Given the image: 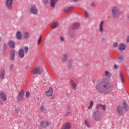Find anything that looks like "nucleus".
I'll list each match as a JSON object with an SVG mask.
<instances>
[{"instance_id":"f257e3e1","label":"nucleus","mask_w":129,"mask_h":129,"mask_svg":"<svg viewBox=\"0 0 129 129\" xmlns=\"http://www.w3.org/2000/svg\"><path fill=\"white\" fill-rule=\"evenodd\" d=\"M113 88V85L110 84L106 79H103L95 86V88L99 93H104L105 94L110 93Z\"/></svg>"},{"instance_id":"f03ea898","label":"nucleus","mask_w":129,"mask_h":129,"mask_svg":"<svg viewBox=\"0 0 129 129\" xmlns=\"http://www.w3.org/2000/svg\"><path fill=\"white\" fill-rule=\"evenodd\" d=\"M128 110V106L125 102L123 103V106H118L117 111L119 115H123V112H126Z\"/></svg>"},{"instance_id":"7ed1b4c3","label":"nucleus","mask_w":129,"mask_h":129,"mask_svg":"<svg viewBox=\"0 0 129 129\" xmlns=\"http://www.w3.org/2000/svg\"><path fill=\"white\" fill-rule=\"evenodd\" d=\"M111 14L114 19L119 18V14H120L119 12V8L116 6H113L111 10Z\"/></svg>"},{"instance_id":"20e7f679","label":"nucleus","mask_w":129,"mask_h":129,"mask_svg":"<svg viewBox=\"0 0 129 129\" xmlns=\"http://www.w3.org/2000/svg\"><path fill=\"white\" fill-rule=\"evenodd\" d=\"M100 116H101V113H100V112L99 111H95L93 114L94 120L95 121H100V120H101Z\"/></svg>"},{"instance_id":"39448f33","label":"nucleus","mask_w":129,"mask_h":129,"mask_svg":"<svg viewBox=\"0 0 129 129\" xmlns=\"http://www.w3.org/2000/svg\"><path fill=\"white\" fill-rule=\"evenodd\" d=\"M29 12L32 15H38V9L35 5H32L30 6Z\"/></svg>"},{"instance_id":"423d86ee","label":"nucleus","mask_w":129,"mask_h":129,"mask_svg":"<svg viewBox=\"0 0 129 129\" xmlns=\"http://www.w3.org/2000/svg\"><path fill=\"white\" fill-rule=\"evenodd\" d=\"M39 110L41 112H43V113H44L45 114L48 113V110L46 108V104L45 103V102H42L41 103V104L40 106Z\"/></svg>"},{"instance_id":"0eeeda50","label":"nucleus","mask_w":129,"mask_h":129,"mask_svg":"<svg viewBox=\"0 0 129 129\" xmlns=\"http://www.w3.org/2000/svg\"><path fill=\"white\" fill-rule=\"evenodd\" d=\"M13 2L14 0H6V6L9 10H13Z\"/></svg>"},{"instance_id":"6e6552de","label":"nucleus","mask_w":129,"mask_h":129,"mask_svg":"<svg viewBox=\"0 0 129 129\" xmlns=\"http://www.w3.org/2000/svg\"><path fill=\"white\" fill-rule=\"evenodd\" d=\"M24 96H25V91L22 90L17 96V101H21L24 98Z\"/></svg>"},{"instance_id":"1a4fd4ad","label":"nucleus","mask_w":129,"mask_h":129,"mask_svg":"<svg viewBox=\"0 0 129 129\" xmlns=\"http://www.w3.org/2000/svg\"><path fill=\"white\" fill-rule=\"evenodd\" d=\"M42 73V69L40 68L39 67L35 68L33 70L32 74H41Z\"/></svg>"},{"instance_id":"9d476101","label":"nucleus","mask_w":129,"mask_h":129,"mask_svg":"<svg viewBox=\"0 0 129 129\" xmlns=\"http://www.w3.org/2000/svg\"><path fill=\"white\" fill-rule=\"evenodd\" d=\"M53 88L52 87H50L49 90L45 92L46 96H47V97L52 96L53 94Z\"/></svg>"},{"instance_id":"9b49d317","label":"nucleus","mask_w":129,"mask_h":129,"mask_svg":"<svg viewBox=\"0 0 129 129\" xmlns=\"http://www.w3.org/2000/svg\"><path fill=\"white\" fill-rule=\"evenodd\" d=\"M50 124H51V122L47 121H42L40 123L41 126L44 128H46V127H47V126H49Z\"/></svg>"},{"instance_id":"f8f14e48","label":"nucleus","mask_w":129,"mask_h":129,"mask_svg":"<svg viewBox=\"0 0 129 129\" xmlns=\"http://www.w3.org/2000/svg\"><path fill=\"white\" fill-rule=\"evenodd\" d=\"M18 56L20 58H24L25 57V51L23 48H20L18 51Z\"/></svg>"},{"instance_id":"ddd939ff","label":"nucleus","mask_w":129,"mask_h":129,"mask_svg":"<svg viewBox=\"0 0 129 129\" xmlns=\"http://www.w3.org/2000/svg\"><path fill=\"white\" fill-rule=\"evenodd\" d=\"M96 108L97 109H102L103 110L105 111L106 110V105H102L101 104H97Z\"/></svg>"},{"instance_id":"4468645a","label":"nucleus","mask_w":129,"mask_h":129,"mask_svg":"<svg viewBox=\"0 0 129 129\" xmlns=\"http://www.w3.org/2000/svg\"><path fill=\"white\" fill-rule=\"evenodd\" d=\"M16 56L15 49H12L10 52V57L11 58V59L13 61L15 60V56Z\"/></svg>"},{"instance_id":"2eb2a0df","label":"nucleus","mask_w":129,"mask_h":129,"mask_svg":"<svg viewBox=\"0 0 129 129\" xmlns=\"http://www.w3.org/2000/svg\"><path fill=\"white\" fill-rule=\"evenodd\" d=\"M104 24V21L101 20L100 22L99 25V31L102 33L103 32V24Z\"/></svg>"},{"instance_id":"dca6fc26","label":"nucleus","mask_w":129,"mask_h":129,"mask_svg":"<svg viewBox=\"0 0 129 129\" xmlns=\"http://www.w3.org/2000/svg\"><path fill=\"white\" fill-rule=\"evenodd\" d=\"M71 123L70 122H66L61 129H71Z\"/></svg>"},{"instance_id":"f3484780","label":"nucleus","mask_w":129,"mask_h":129,"mask_svg":"<svg viewBox=\"0 0 129 129\" xmlns=\"http://www.w3.org/2000/svg\"><path fill=\"white\" fill-rule=\"evenodd\" d=\"M71 86L72 87V88L74 90H76V87L77 86V84L75 81H71Z\"/></svg>"},{"instance_id":"a211bd4d","label":"nucleus","mask_w":129,"mask_h":129,"mask_svg":"<svg viewBox=\"0 0 129 129\" xmlns=\"http://www.w3.org/2000/svg\"><path fill=\"white\" fill-rule=\"evenodd\" d=\"M16 38L17 40L22 39V33L20 31H18L16 33Z\"/></svg>"},{"instance_id":"6ab92c4d","label":"nucleus","mask_w":129,"mask_h":129,"mask_svg":"<svg viewBox=\"0 0 129 129\" xmlns=\"http://www.w3.org/2000/svg\"><path fill=\"white\" fill-rule=\"evenodd\" d=\"M5 75H6V70H5V69H3L1 70V71L0 73L1 79H4V78H5Z\"/></svg>"},{"instance_id":"aec40b11","label":"nucleus","mask_w":129,"mask_h":129,"mask_svg":"<svg viewBox=\"0 0 129 129\" xmlns=\"http://www.w3.org/2000/svg\"><path fill=\"white\" fill-rule=\"evenodd\" d=\"M59 0H50V6L51 8H54L55 5L58 3Z\"/></svg>"},{"instance_id":"412c9836","label":"nucleus","mask_w":129,"mask_h":129,"mask_svg":"<svg viewBox=\"0 0 129 129\" xmlns=\"http://www.w3.org/2000/svg\"><path fill=\"white\" fill-rule=\"evenodd\" d=\"M8 45L10 47V48L14 49V48H15V42H14L12 40H9L8 41Z\"/></svg>"},{"instance_id":"4be33fe9","label":"nucleus","mask_w":129,"mask_h":129,"mask_svg":"<svg viewBox=\"0 0 129 129\" xmlns=\"http://www.w3.org/2000/svg\"><path fill=\"white\" fill-rule=\"evenodd\" d=\"M73 9V7H67L64 9L63 10V13H69L71 12V10Z\"/></svg>"},{"instance_id":"5701e85b","label":"nucleus","mask_w":129,"mask_h":129,"mask_svg":"<svg viewBox=\"0 0 129 129\" xmlns=\"http://www.w3.org/2000/svg\"><path fill=\"white\" fill-rule=\"evenodd\" d=\"M118 48L120 51L125 50V45H124L123 43H120L118 46Z\"/></svg>"},{"instance_id":"b1692460","label":"nucleus","mask_w":129,"mask_h":129,"mask_svg":"<svg viewBox=\"0 0 129 129\" xmlns=\"http://www.w3.org/2000/svg\"><path fill=\"white\" fill-rule=\"evenodd\" d=\"M0 96L3 101H6V100H7V96H6V94L4 93V92H1L0 93Z\"/></svg>"},{"instance_id":"393cba45","label":"nucleus","mask_w":129,"mask_h":129,"mask_svg":"<svg viewBox=\"0 0 129 129\" xmlns=\"http://www.w3.org/2000/svg\"><path fill=\"white\" fill-rule=\"evenodd\" d=\"M51 26L52 29H56V28H57V27L59 26V23L58 22L51 23Z\"/></svg>"},{"instance_id":"a878e982","label":"nucleus","mask_w":129,"mask_h":129,"mask_svg":"<svg viewBox=\"0 0 129 129\" xmlns=\"http://www.w3.org/2000/svg\"><path fill=\"white\" fill-rule=\"evenodd\" d=\"M117 61L119 62V63H121V62L123 61V56L121 55L119 56L117 58Z\"/></svg>"},{"instance_id":"bb28decb","label":"nucleus","mask_w":129,"mask_h":129,"mask_svg":"<svg viewBox=\"0 0 129 129\" xmlns=\"http://www.w3.org/2000/svg\"><path fill=\"white\" fill-rule=\"evenodd\" d=\"M85 124L87 127H88L89 128L90 127V124L89 123L88 120L87 119L85 120Z\"/></svg>"},{"instance_id":"cd10ccee","label":"nucleus","mask_w":129,"mask_h":129,"mask_svg":"<svg viewBox=\"0 0 129 129\" xmlns=\"http://www.w3.org/2000/svg\"><path fill=\"white\" fill-rule=\"evenodd\" d=\"M67 58H68V54H63L62 59L63 60V62H66L67 61Z\"/></svg>"},{"instance_id":"c85d7f7f","label":"nucleus","mask_w":129,"mask_h":129,"mask_svg":"<svg viewBox=\"0 0 129 129\" xmlns=\"http://www.w3.org/2000/svg\"><path fill=\"white\" fill-rule=\"evenodd\" d=\"M78 28H79V23H76L73 25V30H75V29H77Z\"/></svg>"},{"instance_id":"c756f323","label":"nucleus","mask_w":129,"mask_h":129,"mask_svg":"<svg viewBox=\"0 0 129 129\" xmlns=\"http://www.w3.org/2000/svg\"><path fill=\"white\" fill-rule=\"evenodd\" d=\"M7 45L6 44H3V52L4 53V54H5L6 53V50H7Z\"/></svg>"},{"instance_id":"7c9ffc66","label":"nucleus","mask_w":129,"mask_h":129,"mask_svg":"<svg viewBox=\"0 0 129 129\" xmlns=\"http://www.w3.org/2000/svg\"><path fill=\"white\" fill-rule=\"evenodd\" d=\"M119 75L120 76L121 82L123 83V78H122V74H121V72L120 71H119Z\"/></svg>"},{"instance_id":"2f4dec72","label":"nucleus","mask_w":129,"mask_h":129,"mask_svg":"<svg viewBox=\"0 0 129 129\" xmlns=\"http://www.w3.org/2000/svg\"><path fill=\"white\" fill-rule=\"evenodd\" d=\"M105 75L107 78H110V73L108 71H106L105 72Z\"/></svg>"},{"instance_id":"473e14b6","label":"nucleus","mask_w":129,"mask_h":129,"mask_svg":"<svg viewBox=\"0 0 129 129\" xmlns=\"http://www.w3.org/2000/svg\"><path fill=\"white\" fill-rule=\"evenodd\" d=\"M24 36L25 39H28L30 36V34L28 32H26L24 33Z\"/></svg>"},{"instance_id":"72a5a7b5","label":"nucleus","mask_w":129,"mask_h":129,"mask_svg":"<svg viewBox=\"0 0 129 129\" xmlns=\"http://www.w3.org/2000/svg\"><path fill=\"white\" fill-rule=\"evenodd\" d=\"M71 112V108L70 107H69L68 109L67 110V113L66 114V115H68L69 113Z\"/></svg>"},{"instance_id":"f704fd0d","label":"nucleus","mask_w":129,"mask_h":129,"mask_svg":"<svg viewBox=\"0 0 129 129\" xmlns=\"http://www.w3.org/2000/svg\"><path fill=\"white\" fill-rule=\"evenodd\" d=\"M93 105V101H91L90 106L88 107V109H90V108H92Z\"/></svg>"},{"instance_id":"c9c22d12","label":"nucleus","mask_w":129,"mask_h":129,"mask_svg":"<svg viewBox=\"0 0 129 129\" xmlns=\"http://www.w3.org/2000/svg\"><path fill=\"white\" fill-rule=\"evenodd\" d=\"M9 69L10 71H13L14 69V64H12L9 66Z\"/></svg>"},{"instance_id":"e433bc0d","label":"nucleus","mask_w":129,"mask_h":129,"mask_svg":"<svg viewBox=\"0 0 129 129\" xmlns=\"http://www.w3.org/2000/svg\"><path fill=\"white\" fill-rule=\"evenodd\" d=\"M42 2L44 5H48L49 4V0H43Z\"/></svg>"},{"instance_id":"4c0bfd02","label":"nucleus","mask_w":129,"mask_h":129,"mask_svg":"<svg viewBox=\"0 0 129 129\" xmlns=\"http://www.w3.org/2000/svg\"><path fill=\"white\" fill-rule=\"evenodd\" d=\"M85 18L86 19H89V14L87 11H85Z\"/></svg>"},{"instance_id":"58836bf2","label":"nucleus","mask_w":129,"mask_h":129,"mask_svg":"<svg viewBox=\"0 0 129 129\" xmlns=\"http://www.w3.org/2000/svg\"><path fill=\"white\" fill-rule=\"evenodd\" d=\"M24 50L26 54H27L28 53V51H29V47H28V46H25L24 47Z\"/></svg>"},{"instance_id":"ea45409f","label":"nucleus","mask_w":129,"mask_h":129,"mask_svg":"<svg viewBox=\"0 0 129 129\" xmlns=\"http://www.w3.org/2000/svg\"><path fill=\"white\" fill-rule=\"evenodd\" d=\"M118 45V44H117V42H115L113 44V47L114 48H116V47H117V46Z\"/></svg>"},{"instance_id":"a19ab883","label":"nucleus","mask_w":129,"mask_h":129,"mask_svg":"<svg viewBox=\"0 0 129 129\" xmlns=\"http://www.w3.org/2000/svg\"><path fill=\"white\" fill-rule=\"evenodd\" d=\"M55 72L56 74H59L60 73V69H57L56 70H55Z\"/></svg>"},{"instance_id":"79ce46f5","label":"nucleus","mask_w":129,"mask_h":129,"mask_svg":"<svg viewBox=\"0 0 129 129\" xmlns=\"http://www.w3.org/2000/svg\"><path fill=\"white\" fill-rule=\"evenodd\" d=\"M26 97H27V98H29V97H30V92H26Z\"/></svg>"},{"instance_id":"37998d69","label":"nucleus","mask_w":129,"mask_h":129,"mask_svg":"<svg viewBox=\"0 0 129 129\" xmlns=\"http://www.w3.org/2000/svg\"><path fill=\"white\" fill-rule=\"evenodd\" d=\"M59 40L61 41V42H64V38L62 36H60Z\"/></svg>"},{"instance_id":"c03bdc74","label":"nucleus","mask_w":129,"mask_h":129,"mask_svg":"<svg viewBox=\"0 0 129 129\" xmlns=\"http://www.w3.org/2000/svg\"><path fill=\"white\" fill-rule=\"evenodd\" d=\"M91 7H93V8H95L96 5H95V3L92 2L91 4Z\"/></svg>"},{"instance_id":"a18cd8bd","label":"nucleus","mask_w":129,"mask_h":129,"mask_svg":"<svg viewBox=\"0 0 129 129\" xmlns=\"http://www.w3.org/2000/svg\"><path fill=\"white\" fill-rule=\"evenodd\" d=\"M42 38L41 37V36L39 37L38 40V44L39 45V44H40L41 43V40Z\"/></svg>"},{"instance_id":"49530a36","label":"nucleus","mask_w":129,"mask_h":129,"mask_svg":"<svg viewBox=\"0 0 129 129\" xmlns=\"http://www.w3.org/2000/svg\"><path fill=\"white\" fill-rule=\"evenodd\" d=\"M117 67H118V66H117V65H116V64H114V66H113V68H114V69H115V70H116V69H117Z\"/></svg>"},{"instance_id":"de8ad7c7","label":"nucleus","mask_w":129,"mask_h":129,"mask_svg":"<svg viewBox=\"0 0 129 129\" xmlns=\"http://www.w3.org/2000/svg\"><path fill=\"white\" fill-rule=\"evenodd\" d=\"M126 43H129V36H127L126 38Z\"/></svg>"},{"instance_id":"09e8293b","label":"nucleus","mask_w":129,"mask_h":129,"mask_svg":"<svg viewBox=\"0 0 129 129\" xmlns=\"http://www.w3.org/2000/svg\"><path fill=\"white\" fill-rule=\"evenodd\" d=\"M74 3H77L79 0H73Z\"/></svg>"},{"instance_id":"8fccbe9b","label":"nucleus","mask_w":129,"mask_h":129,"mask_svg":"<svg viewBox=\"0 0 129 129\" xmlns=\"http://www.w3.org/2000/svg\"><path fill=\"white\" fill-rule=\"evenodd\" d=\"M19 109H16V112L17 113H19Z\"/></svg>"},{"instance_id":"3c124183","label":"nucleus","mask_w":129,"mask_h":129,"mask_svg":"<svg viewBox=\"0 0 129 129\" xmlns=\"http://www.w3.org/2000/svg\"><path fill=\"white\" fill-rule=\"evenodd\" d=\"M29 68H30V66H27L26 67V69H29Z\"/></svg>"},{"instance_id":"603ef678","label":"nucleus","mask_w":129,"mask_h":129,"mask_svg":"<svg viewBox=\"0 0 129 129\" xmlns=\"http://www.w3.org/2000/svg\"><path fill=\"white\" fill-rule=\"evenodd\" d=\"M127 19L129 20V16L127 17Z\"/></svg>"},{"instance_id":"864d4df0","label":"nucleus","mask_w":129,"mask_h":129,"mask_svg":"<svg viewBox=\"0 0 129 129\" xmlns=\"http://www.w3.org/2000/svg\"><path fill=\"white\" fill-rule=\"evenodd\" d=\"M2 41V38L0 37V42Z\"/></svg>"}]
</instances>
